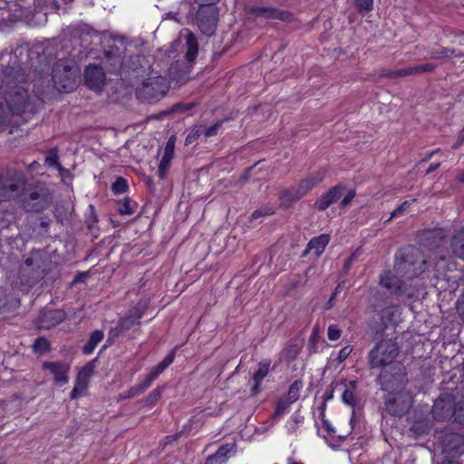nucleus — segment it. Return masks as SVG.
Segmentation results:
<instances>
[{
  "label": "nucleus",
  "instance_id": "obj_17",
  "mask_svg": "<svg viewBox=\"0 0 464 464\" xmlns=\"http://www.w3.org/2000/svg\"><path fill=\"white\" fill-rule=\"evenodd\" d=\"M174 150L175 138L172 136L168 140L165 145L164 154L159 165L158 175L160 179H164L167 176L170 162L174 157Z\"/></svg>",
  "mask_w": 464,
  "mask_h": 464
},
{
  "label": "nucleus",
  "instance_id": "obj_42",
  "mask_svg": "<svg viewBox=\"0 0 464 464\" xmlns=\"http://www.w3.org/2000/svg\"><path fill=\"white\" fill-rule=\"evenodd\" d=\"M353 348L350 345H347L341 349V351L338 353V362H343L352 353Z\"/></svg>",
  "mask_w": 464,
  "mask_h": 464
},
{
  "label": "nucleus",
  "instance_id": "obj_44",
  "mask_svg": "<svg viewBox=\"0 0 464 464\" xmlns=\"http://www.w3.org/2000/svg\"><path fill=\"white\" fill-rule=\"evenodd\" d=\"M457 310L459 315L461 316L462 320L464 321V290L457 302Z\"/></svg>",
  "mask_w": 464,
  "mask_h": 464
},
{
  "label": "nucleus",
  "instance_id": "obj_45",
  "mask_svg": "<svg viewBox=\"0 0 464 464\" xmlns=\"http://www.w3.org/2000/svg\"><path fill=\"white\" fill-rule=\"evenodd\" d=\"M464 144V127L459 130L457 140L453 145L454 149H458Z\"/></svg>",
  "mask_w": 464,
  "mask_h": 464
},
{
  "label": "nucleus",
  "instance_id": "obj_34",
  "mask_svg": "<svg viewBox=\"0 0 464 464\" xmlns=\"http://www.w3.org/2000/svg\"><path fill=\"white\" fill-rule=\"evenodd\" d=\"M291 402H289L286 399L281 398L277 401L276 406L274 412V418L281 417L286 410L289 408Z\"/></svg>",
  "mask_w": 464,
  "mask_h": 464
},
{
  "label": "nucleus",
  "instance_id": "obj_4",
  "mask_svg": "<svg viewBox=\"0 0 464 464\" xmlns=\"http://www.w3.org/2000/svg\"><path fill=\"white\" fill-rule=\"evenodd\" d=\"M169 89V83L163 76H151L144 80L136 90L138 99L156 102L162 99Z\"/></svg>",
  "mask_w": 464,
  "mask_h": 464
},
{
  "label": "nucleus",
  "instance_id": "obj_25",
  "mask_svg": "<svg viewBox=\"0 0 464 464\" xmlns=\"http://www.w3.org/2000/svg\"><path fill=\"white\" fill-rule=\"evenodd\" d=\"M270 367V362L268 360H263L259 362L257 371L253 376L254 386L252 388V394L256 395L258 392L259 385L262 380L268 374Z\"/></svg>",
  "mask_w": 464,
  "mask_h": 464
},
{
  "label": "nucleus",
  "instance_id": "obj_39",
  "mask_svg": "<svg viewBox=\"0 0 464 464\" xmlns=\"http://www.w3.org/2000/svg\"><path fill=\"white\" fill-rule=\"evenodd\" d=\"M341 330L338 328L336 324L329 325L327 329V337L330 341H337L341 337Z\"/></svg>",
  "mask_w": 464,
  "mask_h": 464
},
{
  "label": "nucleus",
  "instance_id": "obj_23",
  "mask_svg": "<svg viewBox=\"0 0 464 464\" xmlns=\"http://www.w3.org/2000/svg\"><path fill=\"white\" fill-rule=\"evenodd\" d=\"M253 14L257 17H264L266 19L285 20L286 18L285 13L269 6H256L253 9Z\"/></svg>",
  "mask_w": 464,
  "mask_h": 464
},
{
  "label": "nucleus",
  "instance_id": "obj_2",
  "mask_svg": "<svg viewBox=\"0 0 464 464\" xmlns=\"http://www.w3.org/2000/svg\"><path fill=\"white\" fill-rule=\"evenodd\" d=\"M77 68L68 60H60L53 68L52 77L40 76L34 79V87L37 93H44L51 87L59 92H69L76 87Z\"/></svg>",
  "mask_w": 464,
  "mask_h": 464
},
{
  "label": "nucleus",
  "instance_id": "obj_33",
  "mask_svg": "<svg viewBox=\"0 0 464 464\" xmlns=\"http://www.w3.org/2000/svg\"><path fill=\"white\" fill-rule=\"evenodd\" d=\"M452 418L455 422L464 426V401L459 402L455 405Z\"/></svg>",
  "mask_w": 464,
  "mask_h": 464
},
{
  "label": "nucleus",
  "instance_id": "obj_38",
  "mask_svg": "<svg viewBox=\"0 0 464 464\" xmlns=\"http://www.w3.org/2000/svg\"><path fill=\"white\" fill-rule=\"evenodd\" d=\"M128 188L127 181L123 178H118L112 184V190L115 193H123Z\"/></svg>",
  "mask_w": 464,
  "mask_h": 464
},
{
  "label": "nucleus",
  "instance_id": "obj_37",
  "mask_svg": "<svg viewBox=\"0 0 464 464\" xmlns=\"http://www.w3.org/2000/svg\"><path fill=\"white\" fill-rule=\"evenodd\" d=\"M434 238L435 235L433 230L422 231L421 234L420 235V241L424 246L431 245L433 243Z\"/></svg>",
  "mask_w": 464,
  "mask_h": 464
},
{
  "label": "nucleus",
  "instance_id": "obj_15",
  "mask_svg": "<svg viewBox=\"0 0 464 464\" xmlns=\"http://www.w3.org/2000/svg\"><path fill=\"white\" fill-rule=\"evenodd\" d=\"M145 304H138L135 306L132 310H130V314L121 318V320L119 323V325L115 329L117 331V334L124 333L130 328H132L134 325L139 324V320L143 315L144 310H145Z\"/></svg>",
  "mask_w": 464,
  "mask_h": 464
},
{
  "label": "nucleus",
  "instance_id": "obj_10",
  "mask_svg": "<svg viewBox=\"0 0 464 464\" xmlns=\"http://www.w3.org/2000/svg\"><path fill=\"white\" fill-rule=\"evenodd\" d=\"M411 395L405 391L390 394L386 400L385 405L387 411L392 415H403L411 407Z\"/></svg>",
  "mask_w": 464,
  "mask_h": 464
},
{
  "label": "nucleus",
  "instance_id": "obj_51",
  "mask_svg": "<svg viewBox=\"0 0 464 464\" xmlns=\"http://www.w3.org/2000/svg\"><path fill=\"white\" fill-rule=\"evenodd\" d=\"M38 166V163L36 161L33 162L31 165H30V169H34V168Z\"/></svg>",
  "mask_w": 464,
  "mask_h": 464
},
{
  "label": "nucleus",
  "instance_id": "obj_30",
  "mask_svg": "<svg viewBox=\"0 0 464 464\" xmlns=\"http://www.w3.org/2000/svg\"><path fill=\"white\" fill-rule=\"evenodd\" d=\"M416 202V199L405 200L398 208H396L390 215L385 223L390 222L393 218H400L410 212L411 206Z\"/></svg>",
  "mask_w": 464,
  "mask_h": 464
},
{
  "label": "nucleus",
  "instance_id": "obj_20",
  "mask_svg": "<svg viewBox=\"0 0 464 464\" xmlns=\"http://www.w3.org/2000/svg\"><path fill=\"white\" fill-rule=\"evenodd\" d=\"M432 70V66L429 63L420 64L416 66H411L407 68H402L399 70L388 71L383 75L387 76L391 79H397L407 77L413 74H421L425 72H430Z\"/></svg>",
  "mask_w": 464,
  "mask_h": 464
},
{
  "label": "nucleus",
  "instance_id": "obj_43",
  "mask_svg": "<svg viewBox=\"0 0 464 464\" xmlns=\"http://www.w3.org/2000/svg\"><path fill=\"white\" fill-rule=\"evenodd\" d=\"M355 197V191L353 189H351L347 195L342 199L340 205L342 208L347 207L350 202Z\"/></svg>",
  "mask_w": 464,
  "mask_h": 464
},
{
  "label": "nucleus",
  "instance_id": "obj_49",
  "mask_svg": "<svg viewBox=\"0 0 464 464\" xmlns=\"http://www.w3.org/2000/svg\"><path fill=\"white\" fill-rule=\"evenodd\" d=\"M334 296H335V294H334V295H333V296H332V297L330 298V300L328 301V306H327L328 308H330V307L332 306V303H333V301H334Z\"/></svg>",
  "mask_w": 464,
  "mask_h": 464
},
{
  "label": "nucleus",
  "instance_id": "obj_22",
  "mask_svg": "<svg viewBox=\"0 0 464 464\" xmlns=\"http://www.w3.org/2000/svg\"><path fill=\"white\" fill-rule=\"evenodd\" d=\"M235 449V443L222 445L213 455L207 459V464H225L228 459V454Z\"/></svg>",
  "mask_w": 464,
  "mask_h": 464
},
{
  "label": "nucleus",
  "instance_id": "obj_8",
  "mask_svg": "<svg viewBox=\"0 0 464 464\" xmlns=\"http://www.w3.org/2000/svg\"><path fill=\"white\" fill-rule=\"evenodd\" d=\"M398 345L392 340H382L370 353L372 368L391 364L398 355Z\"/></svg>",
  "mask_w": 464,
  "mask_h": 464
},
{
  "label": "nucleus",
  "instance_id": "obj_7",
  "mask_svg": "<svg viewBox=\"0 0 464 464\" xmlns=\"http://www.w3.org/2000/svg\"><path fill=\"white\" fill-rule=\"evenodd\" d=\"M32 0L4 2L0 0V24L13 23L20 19H27L31 14L29 9Z\"/></svg>",
  "mask_w": 464,
  "mask_h": 464
},
{
  "label": "nucleus",
  "instance_id": "obj_41",
  "mask_svg": "<svg viewBox=\"0 0 464 464\" xmlns=\"http://www.w3.org/2000/svg\"><path fill=\"white\" fill-rule=\"evenodd\" d=\"M222 122H223L222 121H218L215 124H213L211 127L203 129V135L205 136V138L216 136L218 134L219 128L222 125Z\"/></svg>",
  "mask_w": 464,
  "mask_h": 464
},
{
  "label": "nucleus",
  "instance_id": "obj_12",
  "mask_svg": "<svg viewBox=\"0 0 464 464\" xmlns=\"http://www.w3.org/2000/svg\"><path fill=\"white\" fill-rule=\"evenodd\" d=\"M93 371L94 367L92 363H88L81 369L75 379L74 387L71 392V399H76L84 395Z\"/></svg>",
  "mask_w": 464,
  "mask_h": 464
},
{
  "label": "nucleus",
  "instance_id": "obj_54",
  "mask_svg": "<svg viewBox=\"0 0 464 464\" xmlns=\"http://www.w3.org/2000/svg\"><path fill=\"white\" fill-rule=\"evenodd\" d=\"M432 170V166H430L427 172H430Z\"/></svg>",
  "mask_w": 464,
  "mask_h": 464
},
{
  "label": "nucleus",
  "instance_id": "obj_35",
  "mask_svg": "<svg viewBox=\"0 0 464 464\" xmlns=\"http://www.w3.org/2000/svg\"><path fill=\"white\" fill-rule=\"evenodd\" d=\"M33 347L36 353H44L49 348V342L44 338H38L35 340Z\"/></svg>",
  "mask_w": 464,
  "mask_h": 464
},
{
  "label": "nucleus",
  "instance_id": "obj_36",
  "mask_svg": "<svg viewBox=\"0 0 464 464\" xmlns=\"http://www.w3.org/2000/svg\"><path fill=\"white\" fill-rule=\"evenodd\" d=\"M203 134V128L201 126H195L188 134L186 143L189 144L195 141L199 136Z\"/></svg>",
  "mask_w": 464,
  "mask_h": 464
},
{
  "label": "nucleus",
  "instance_id": "obj_14",
  "mask_svg": "<svg viewBox=\"0 0 464 464\" xmlns=\"http://www.w3.org/2000/svg\"><path fill=\"white\" fill-rule=\"evenodd\" d=\"M86 84L92 90H100L105 82L103 69L98 65L90 64L86 67L84 72Z\"/></svg>",
  "mask_w": 464,
  "mask_h": 464
},
{
  "label": "nucleus",
  "instance_id": "obj_27",
  "mask_svg": "<svg viewBox=\"0 0 464 464\" xmlns=\"http://www.w3.org/2000/svg\"><path fill=\"white\" fill-rule=\"evenodd\" d=\"M357 389V382L350 381L342 394V401L344 404L353 406L356 402L355 392Z\"/></svg>",
  "mask_w": 464,
  "mask_h": 464
},
{
  "label": "nucleus",
  "instance_id": "obj_21",
  "mask_svg": "<svg viewBox=\"0 0 464 464\" xmlns=\"http://www.w3.org/2000/svg\"><path fill=\"white\" fill-rule=\"evenodd\" d=\"M342 188L339 187H334L330 188L326 193L323 194L314 206L318 210H325L329 206L335 202L341 197Z\"/></svg>",
  "mask_w": 464,
  "mask_h": 464
},
{
  "label": "nucleus",
  "instance_id": "obj_19",
  "mask_svg": "<svg viewBox=\"0 0 464 464\" xmlns=\"http://www.w3.org/2000/svg\"><path fill=\"white\" fill-rule=\"evenodd\" d=\"M23 186L24 182L21 180L14 182L13 180L0 179V201L19 196Z\"/></svg>",
  "mask_w": 464,
  "mask_h": 464
},
{
  "label": "nucleus",
  "instance_id": "obj_16",
  "mask_svg": "<svg viewBox=\"0 0 464 464\" xmlns=\"http://www.w3.org/2000/svg\"><path fill=\"white\" fill-rule=\"evenodd\" d=\"M65 318V314L62 310H44L41 312L38 317V327L49 329L55 326Z\"/></svg>",
  "mask_w": 464,
  "mask_h": 464
},
{
  "label": "nucleus",
  "instance_id": "obj_13",
  "mask_svg": "<svg viewBox=\"0 0 464 464\" xmlns=\"http://www.w3.org/2000/svg\"><path fill=\"white\" fill-rule=\"evenodd\" d=\"M51 203L49 196L43 190L34 191L24 198V206L28 211L39 212L46 208Z\"/></svg>",
  "mask_w": 464,
  "mask_h": 464
},
{
  "label": "nucleus",
  "instance_id": "obj_18",
  "mask_svg": "<svg viewBox=\"0 0 464 464\" xmlns=\"http://www.w3.org/2000/svg\"><path fill=\"white\" fill-rule=\"evenodd\" d=\"M174 361V352L169 353L155 368L151 369L145 381L140 384V392L150 386L152 382Z\"/></svg>",
  "mask_w": 464,
  "mask_h": 464
},
{
  "label": "nucleus",
  "instance_id": "obj_29",
  "mask_svg": "<svg viewBox=\"0 0 464 464\" xmlns=\"http://www.w3.org/2000/svg\"><path fill=\"white\" fill-rule=\"evenodd\" d=\"M103 339V333L102 331H99V330H96L94 331L92 335H91V338L89 340V342L83 346V353L85 354H91L95 347L97 346V344Z\"/></svg>",
  "mask_w": 464,
  "mask_h": 464
},
{
  "label": "nucleus",
  "instance_id": "obj_24",
  "mask_svg": "<svg viewBox=\"0 0 464 464\" xmlns=\"http://www.w3.org/2000/svg\"><path fill=\"white\" fill-rule=\"evenodd\" d=\"M330 237L326 234H322L316 237H314L307 246V250L313 252L316 256H319L325 249L328 245Z\"/></svg>",
  "mask_w": 464,
  "mask_h": 464
},
{
  "label": "nucleus",
  "instance_id": "obj_40",
  "mask_svg": "<svg viewBox=\"0 0 464 464\" xmlns=\"http://www.w3.org/2000/svg\"><path fill=\"white\" fill-rule=\"evenodd\" d=\"M355 4L360 12H369L372 9L373 0H355Z\"/></svg>",
  "mask_w": 464,
  "mask_h": 464
},
{
  "label": "nucleus",
  "instance_id": "obj_5",
  "mask_svg": "<svg viewBox=\"0 0 464 464\" xmlns=\"http://www.w3.org/2000/svg\"><path fill=\"white\" fill-rule=\"evenodd\" d=\"M325 171L319 170L312 173L300 182L282 193V199L285 202H295L304 197L310 190L319 184L324 178Z\"/></svg>",
  "mask_w": 464,
  "mask_h": 464
},
{
  "label": "nucleus",
  "instance_id": "obj_11",
  "mask_svg": "<svg viewBox=\"0 0 464 464\" xmlns=\"http://www.w3.org/2000/svg\"><path fill=\"white\" fill-rule=\"evenodd\" d=\"M43 369L53 378L56 385L63 386L69 382L70 364L65 362L51 361L43 363Z\"/></svg>",
  "mask_w": 464,
  "mask_h": 464
},
{
  "label": "nucleus",
  "instance_id": "obj_48",
  "mask_svg": "<svg viewBox=\"0 0 464 464\" xmlns=\"http://www.w3.org/2000/svg\"><path fill=\"white\" fill-rule=\"evenodd\" d=\"M287 464H304L303 462L296 460L294 458H288L287 459Z\"/></svg>",
  "mask_w": 464,
  "mask_h": 464
},
{
  "label": "nucleus",
  "instance_id": "obj_1",
  "mask_svg": "<svg viewBox=\"0 0 464 464\" xmlns=\"http://www.w3.org/2000/svg\"><path fill=\"white\" fill-rule=\"evenodd\" d=\"M25 75L19 71L7 73L0 87V131L9 122L10 114H21L29 106L27 90L22 86Z\"/></svg>",
  "mask_w": 464,
  "mask_h": 464
},
{
  "label": "nucleus",
  "instance_id": "obj_6",
  "mask_svg": "<svg viewBox=\"0 0 464 464\" xmlns=\"http://www.w3.org/2000/svg\"><path fill=\"white\" fill-rule=\"evenodd\" d=\"M219 0H195L199 5L198 12V24L201 32L211 35L217 26L218 12L214 5Z\"/></svg>",
  "mask_w": 464,
  "mask_h": 464
},
{
  "label": "nucleus",
  "instance_id": "obj_53",
  "mask_svg": "<svg viewBox=\"0 0 464 464\" xmlns=\"http://www.w3.org/2000/svg\"><path fill=\"white\" fill-rule=\"evenodd\" d=\"M459 179L462 182H464V172L459 176Z\"/></svg>",
  "mask_w": 464,
  "mask_h": 464
},
{
  "label": "nucleus",
  "instance_id": "obj_9",
  "mask_svg": "<svg viewBox=\"0 0 464 464\" xmlns=\"http://www.w3.org/2000/svg\"><path fill=\"white\" fill-rule=\"evenodd\" d=\"M380 285L392 295L398 296L406 295L409 297L412 295V293L407 289L406 281L395 273V268L392 271H385L381 276Z\"/></svg>",
  "mask_w": 464,
  "mask_h": 464
},
{
  "label": "nucleus",
  "instance_id": "obj_46",
  "mask_svg": "<svg viewBox=\"0 0 464 464\" xmlns=\"http://www.w3.org/2000/svg\"><path fill=\"white\" fill-rule=\"evenodd\" d=\"M45 163L49 166V167H55V166H58L59 163H58V158L55 154H53V155H49L48 157H46L45 159Z\"/></svg>",
  "mask_w": 464,
  "mask_h": 464
},
{
  "label": "nucleus",
  "instance_id": "obj_31",
  "mask_svg": "<svg viewBox=\"0 0 464 464\" xmlns=\"http://www.w3.org/2000/svg\"><path fill=\"white\" fill-rule=\"evenodd\" d=\"M301 389L302 382L298 381L294 382L289 387L286 400L291 403L295 402L299 399Z\"/></svg>",
  "mask_w": 464,
  "mask_h": 464
},
{
  "label": "nucleus",
  "instance_id": "obj_55",
  "mask_svg": "<svg viewBox=\"0 0 464 464\" xmlns=\"http://www.w3.org/2000/svg\"><path fill=\"white\" fill-rule=\"evenodd\" d=\"M0 464H5V463H0Z\"/></svg>",
  "mask_w": 464,
  "mask_h": 464
},
{
  "label": "nucleus",
  "instance_id": "obj_32",
  "mask_svg": "<svg viewBox=\"0 0 464 464\" xmlns=\"http://www.w3.org/2000/svg\"><path fill=\"white\" fill-rule=\"evenodd\" d=\"M118 211L121 215H131L134 212L131 200L129 198H124L118 202Z\"/></svg>",
  "mask_w": 464,
  "mask_h": 464
},
{
  "label": "nucleus",
  "instance_id": "obj_50",
  "mask_svg": "<svg viewBox=\"0 0 464 464\" xmlns=\"http://www.w3.org/2000/svg\"><path fill=\"white\" fill-rule=\"evenodd\" d=\"M85 276V275H81V276H78L74 280L73 282L76 283L78 281H80L82 279V277Z\"/></svg>",
  "mask_w": 464,
  "mask_h": 464
},
{
  "label": "nucleus",
  "instance_id": "obj_3",
  "mask_svg": "<svg viewBox=\"0 0 464 464\" xmlns=\"http://www.w3.org/2000/svg\"><path fill=\"white\" fill-rule=\"evenodd\" d=\"M395 273L405 281L420 276L427 268V260L416 248L411 247L405 250L401 258H397Z\"/></svg>",
  "mask_w": 464,
  "mask_h": 464
},
{
  "label": "nucleus",
  "instance_id": "obj_52",
  "mask_svg": "<svg viewBox=\"0 0 464 464\" xmlns=\"http://www.w3.org/2000/svg\"><path fill=\"white\" fill-rule=\"evenodd\" d=\"M353 256H352L346 262L345 266H348L353 261Z\"/></svg>",
  "mask_w": 464,
  "mask_h": 464
},
{
  "label": "nucleus",
  "instance_id": "obj_26",
  "mask_svg": "<svg viewBox=\"0 0 464 464\" xmlns=\"http://www.w3.org/2000/svg\"><path fill=\"white\" fill-rule=\"evenodd\" d=\"M453 254L464 260V227L455 233L451 239Z\"/></svg>",
  "mask_w": 464,
  "mask_h": 464
},
{
  "label": "nucleus",
  "instance_id": "obj_28",
  "mask_svg": "<svg viewBox=\"0 0 464 464\" xmlns=\"http://www.w3.org/2000/svg\"><path fill=\"white\" fill-rule=\"evenodd\" d=\"M186 44L188 48L187 59L192 62L198 53V43L196 37L190 33H188L186 35Z\"/></svg>",
  "mask_w": 464,
  "mask_h": 464
},
{
  "label": "nucleus",
  "instance_id": "obj_47",
  "mask_svg": "<svg viewBox=\"0 0 464 464\" xmlns=\"http://www.w3.org/2000/svg\"><path fill=\"white\" fill-rule=\"evenodd\" d=\"M273 214V211H266V212H263L262 210L260 209H257V210H255L253 213H252V218L253 219H257L258 218L264 216V215H271Z\"/></svg>",
  "mask_w": 464,
  "mask_h": 464
}]
</instances>
